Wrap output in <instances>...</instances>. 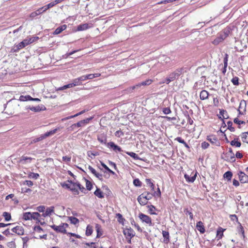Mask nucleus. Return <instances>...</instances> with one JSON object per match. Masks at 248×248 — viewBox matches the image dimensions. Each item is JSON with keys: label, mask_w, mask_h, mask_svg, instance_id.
I'll return each mask as SVG.
<instances>
[{"label": "nucleus", "mask_w": 248, "mask_h": 248, "mask_svg": "<svg viewBox=\"0 0 248 248\" xmlns=\"http://www.w3.org/2000/svg\"><path fill=\"white\" fill-rule=\"evenodd\" d=\"M184 70L183 68H178L173 72L170 73L167 77L164 79L163 83L169 84L170 82L173 81L175 79L178 78L179 76L182 74Z\"/></svg>", "instance_id": "1"}, {"label": "nucleus", "mask_w": 248, "mask_h": 248, "mask_svg": "<svg viewBox=\"0 0 248 248\" xmlns=\"http://www.w3.org/2000/svg\"><path fill=\"white\" fill-rule=\"evenodd\" d=\"M39 39L38 37H28L24 40H23L22 42L19 43V46H21V48H24L26 46H28L29 44L32 43L33 42L37 41Z\"/></svg>", "instance_id": "2"}, {"label": "nucleus", "mask_w": 248, "mask_h": 248, "mask_svg": "<svg viewBox=\"0 0 248 248\" xmlns=\"http://www.w3.org/2000/svg\"><path fill=\"white\" fill-rule=\"evenodd\" d=\"M81 84L78 78H76L73 80L72 83L64 85L62 87H60L57 89V91H61L66 89L67 88H71L73 87L79 85Z\"/></svg>", "instance_id": "3"}, {"label": "nucleus", "mask_w": 248, "mask_h": 248, "mask_svg": "<svg viewBox=\"0 0 248 248\" xmlns=\"http://www.w3.org/2000/svg\"><path fill=\"white\" fill-rule=\"evenodd\" d=\"M67 226L68 224L67 223H62V224L59 226H56L55 225H51L50 227L57 232L65 233V228Z\"/></svg>", "instance_id": "4"}, {"label": "nucleus", "mask_w": 248, "mask_h": 248, "mask_svg": "<svg viewBox=\"0 0 248 248\" xmlns=\"http://www.w3.org/2000/svg\"><path fill=\"white\" fill-rule=\"evenodd\" d=\"M139 217L143 222L146 223V224H148L150 226H153V224L152 222L151 218L149 216L146 215L143 213H140L139 214Z\"/></svg>", "instance_id": "5"}, {"label": "nucleus", "mask_w": 248, "mask_h": 248, "mask_svg": "<svg viewBox=\"0 0 248 248\" xmlns=\"http://www.w3.org/2000/svg\"><path fill=\"white\" fill-rule=\"evenodd\" d=\"M123 233L126 239H127L128 237L132 238L135 236L134 231L131 228L124 229Z\"/></svg>", "instance_id": "6"}, {"label": "nucleus", "mask_w": 248, "mask_h": 248, "mask_svg": "<svg viewBox=\"0 0 248 248\" xmlns=\"http://www.w3.org/2000/svg\"><path fill=\"white\" fill-rule=\"evenodd\" d=\"M107 146L112 149L115 152H121L123 151L121 148L116 145L113 142L110 141L107 143Z\"/></svg>", "instance_id": "7"}, {"label": "nucleus", "mask_w": 248, "mask_h": 248, "mask_svg": "<svg viewBox=\"0 0 248 248\" xmlns=\"http://www.w3.org/2000/svg\"><path fill=\"white\" fill-rule=\"evenodd\" d=\"M33 159L32 157L23 155L20 158L19 162L22 164H27L31 163Z\"/></svg>", "instance_id": "8"}, {"label": "nucleus", "mask_w": 248, "mask_h": 248, "mask_svg": "<svg viewBox=\"0 0 248 248\" xmlns=\"http://www.w3.org/2000/svg\"><path fill=\"white\" fill-rule=\"evenodd\" d=\"M238 175L239 181L241 183H248V176L244 172L240 171Z\"/></svg>", "instance_id": "9"}, {"label": "nucleus", "mask_w": 248, "mask_h": 248, "mask_svg": "<svg viewBox=\"0 0 248 248\" xmlns=\"http://www.w3.org/2000/svg\"><path fill=\"white\" fill-rule=\"evenodd\" d=\"M12 231L17 234L18 235H23L24 234V229L22 226H17L15 227H14L12 229Z\"/></svg>", "instance_id": "10"}, {"label": "nucleus", "mask_w": 248, "mask_h": 248, "mask_svg": "<svg viewBox=\"0 0 248 248\" xmlns=\"http://www.w3.org/2000/svg\"><path fill=\"white\" fill-rule=\"evenodd\" d=\"M144 196V194H141L138 197V201L141 205H145L148 202V200Z\"/></svg>", "instance_id": "11"}, {"label": "nucleus", "mask_w": 248, "mask_h": 248, "mask_svg": "<svg viewBox=\"0 0 248 248\" xmlns=\"http://www.w3.org/2000/svg\"><path fill=\"white\" fill-rule=\"evenodd\" d=\"M69 189L72 191L74 194L78 195L79 194L77 186V183H73L71 182V186H69Z\"/></svg>", "instance_id": "12"}, {"label": "nucleus", "mask_w": 248, "mask_h": 248, "mask_svg": "<svg viewBox=\"0 0 248 248\" xmlns=\"http://www.w3.org/2000/svg\"><path fill=\"white\" fill-rule=\"evenodd\" d=\"M89 170L91 171V172L94 174L97 178H98L99 180L102 179V175L98 172H97L94 169H93L92 166H89L88 167Z\"/></svg>", "instance_id": "13"}, {"label": "nucleus", "mask_w": 248, "mask_h": 248, "mask_svg": "<svg viewBox=\"0 0 248 248\" xmlns=\"http://www.w3.org/2000/svg\"><path fill=\"white\" fill-rule=\"evenodd\" d=\"M225 158V160L229 162H233L235 161L234 154H226Z\"/></svg>", "instance_id": "14"}, {"label": "nucleus", "mask_w": 248, "mask_h": 248, "mask_svg": "<svg viewBox=\"0 0 248 248\" xmlns=\"http://www.w3.org/2000/svg\"><path fill=\"white\" fill-rule=\"evenodd\" d=\"M41 218V215L38 212H33L32 216V219L36 221V223L40 222V219Z\"/></svg>", "instance_id": "15"}, {"label": "nucleus", "mask_w": 248, "mask_h": 248, "mask_svg": "<svg viewBox=\"0 0 248 248\" xmlns=\"http://www.w3.org/2000/svg\"><path fill=\"white\" fill-rule=\"evenodd\" d=\"M196 228L201 233H203L205 232V229L202 221H199L197 223Z\"/></svg>", "instance_id": "16"}, {"label": "nucleus", "mask_w": 248, "mask_h": 248, "mask_svg": "<svg viewBox=\"0 0 248 248\" xmlns=\"http://www.w3.org/2000/svg\"><path fill=\"white\" fill-rule=\"evenodd\" d=\"M162 235L163 237L164 238L163 242L165 243V244H168L170 242L169 232L167 231H163Z\"/></svg>", "instance_id": "17"}, {"label": "nucleus", "mask_w": 248, "mask_h": 248, "mask_svg": "<svg viewBox=\"0 0 248 248\" xmlns=\"http://www.w3.org/2000/svg\"><path fill=\"white\" fill-rule=\"evenodd\" d=\"M230 33V31L229 29H225L221 31L219 34V36H221V38L223 40L227 38V37L229 35Z\"/></svg>", "instance_id": "18"}, {"label": "nucleus", "mask_w": 248, "mask_h": 248, "mask_svg": "<svg viewBox=\"0 0 248 248\" xmlns=\"http://www.w3.org/2000/svg\"><path fill=\"white\" fill-rule=\"evenodd\" d=\"M225 231V229H223L221 227H219L217 230V237L219 240L222 238L223 236V232Z\"/></svg>", "instance_id": "19"}, {"label": "nucleus", "mask_w": 248, "mask_h": 248, "mask_svg": "<svg viewBox=\"0 0 248 248\" xmlns=\"http://www.w3.org/2000/svg\"><path fill=\"white\" fill-rule=\"evenodd\" d=\"M209 96V93L205 90H202L200 94V97L201 100H205L208 98Z\"/></svg>", "instance_id": "20"}, {"label": "nucleus", "mask_w": 248, "mask_h": 248, "mask_svg": "<svg viewBox=\"0 0 248 248\" xmlns=\"http://www.w3.org/2000/svg\"><path fill=\"white\" fill-rule=\"evenodd\" d=\"M66 29V25H63L60 27H58L54 31V34H58L61 33L63 31Z\"/></svg>", "instance_id": "21"}, {"label": "nucleus", "mask_w": 248, "mask_h": 248, "mask_svg": "<svg viewBox=\"0 0 248 248\" xmlns=\"http://www.w3.org/2000/svg\"><path fill=\"white\" fill-rule=\"evenodd\" d=\"M32 213L25 212L23 214L22 218L25 220H32Z\"/></svg>", "instance_id": "22"}, {"label": "nucleus", "mask_w": 248, "mask_h": 248, "mask_svg": "<svg viewBox=\"0 0 248 248\" xmlns=\"http://www.w3.org/2000/svg\"><path fill=\"white\" fill-rule=\"evenodd\" d=\"M46 212L48 215L49 217L51 216L52 214L54 213V206H50L46 208L45 210Z\"/></svg>", "instance_id": "23"}, {"label": "nucleus", "mask_w": 248, "mask_h": 248, "mask_svg": "<svg viewBox=\"0 0 248 248\" xmlns=\"http://www.w3.org/2000/svg\"><path fill=\"white\" fill-rule=\"evenodd\" d=\"M89 28V25L87 23L80 24L78 26L77 30L78 31H82L87 30Z\"/></svg>", "instance_id": "24"}, {"label": "nucleus", "mask_w": 248, "mask_h": 248, "mask_svg": "<svg viewBox=\"0 0 248 248\" xmlns=\"http://www.w3.org/2000/svg\"><path fill=\"white\" fill-rule=\"evenodd\" d=\"M155 191L154 192V194L151 193L149 192H144L142 194H144V197H145V198H146V199L148 201V200L151 199L153 196H155Z\"/></svg>", "instance_id": "25"}, {"label": "nucleus", "mask_w": 248, "mask_h": 248, "mask_svg": "<svg viewBox=\"0 0 248 248\" xmlns=\"http://www.w3.org/2000/svg\"><path fill=\"white\" fill-rule=\"evenodd\" d=\"M43 107L42 108H40L39 106H36V107H31L29 106L28 108L30 109V110L34 111V112H38L42 110H44V108H43ZM44 109L46 108L44 107Z\"/></svg>", "instance_id": "26"}, {"label": "nucleus", "mask_w": 248, "mask_h": 248, "mask_svg": "<svg viewBox=\"0 0 248 248\" xmlns=\"http://www.w3.org/2000/svg\"><path fill=\"white\" fill-rule=\"evenodd\" d=\"M196 174L192 177H190L187 174H185V178L187 182L192 183L196 179Z\"/></svg>", "instance_id": "27"}, {"label": "nucleus", "mask_w": 248, "mask_h": 248, "mask_svg": "<svg viewBox=\"0 0 248 248\" xmlns=\"http://www.w3.org/2000/svg\"><path fill=\"white\" fill-rule=\"evenodd\" d=\"M32 99V97H31L30 95H21L19 97V100L21 101H31Z\"/></svg>", "instance_id": "28"}, {"label": "nucleus", "mask_w": 248, "mask_h": 248, "mask_svg": "<svg viewBox=\"0 0 248 248\" xmlns=\"http://www.w3.org/2000/svg\"><path fill=\"white\" fill-rule=\"evenodd\" d=\"M236 140H235V139H234V140L231 141L230 144L232 146L240 147L241 145V143L238 141V138H237Z\"/></svg>", "instance_id": "29"}, {"label": "nucleus", "mask_w": 248, "mask_h": 248, "mask_svg": "<svg viewBox=\"0 0 248 248\" xmlns=\"http://www.w3.org/2000/svg\"><path fill=\"white\" fill-rule=\"evenodd\" d=\"M94 194L96 196L99 198H103L104 196L103 193L99 188H97L96 190L94 191Z\"/></svg>", "instance_id": "30"}, {"label": "nucleus", "mask_w": 248, "mask_h": 248, "mask_svg": "<svg viewBox=\"0 0 248 248\" xmlns=\"http://www.w3.org/2000/svg\"><path fill=\"white\" fill-rule=\"evenodd\" d=\"M247 135H248V132H243L242 133L241 137L243 142L248 143V138Z\"/></svg>", "instance_id": "31"}, {"label": "nucleus", "mask_w": 248, "mask_h": 248, "mask_svg": "<svg viewBox=\"0 0 248 248\" xmlns=\"http://www.w3.org/2000/svg\"><path fill=\"white\" fill-rule=\"evenodd\" d=\"M223 176L224 178H226L228 181H230L232 176V173L231 171H228L224 174Z\"/></svg>", "instance_id": "32"}, {"label": "nucleus", "mask_w": 248, "mask_h": 248, "mask_svg": "<svg viewBox=\"0 0 248 248\" xmlns=\"http://www.w3.org/2000/svg\"><path fill=\"white\" fill-rule=\"evenodd\" d=\"M42 13H43V12H42L41 9L39 8L36 11L31 13L30 14V17L31 18H34L35 16H38V15L41 14Z\"/></svg>", "instance_id": "33"}, {"label": "nucleus", "mask_w": 248, "mask_h": 248, "mask_svg": "<svg viewBox=\"0 0 248 248\" xmlns=\"http://www.w3.org/2000/svg\"><path fill=\"white\" fill-rule=\"evenodd\" d=\"M220 115H221L222 117V119H228L229 118V116L228 115V113L226 110L224 109H220L219 111Z\"/></svg>", "instance_id": "34"}, {"label": "nucleus", "mask_w": 248, "mask_h": 248, "mask_svg": "<svg viewBox=\"0 0 248 248\" xmlns=\"http://www.w3.org/2000/svg\"><path fill=\"white\" fill-rule=\"evenodd\" d=\"M45 137H44V135H41L40 137H38V138H34V139H33L31 141V143L30 144H32V143H36V142H39L44 139H45Z\"/></svg>", "instance_id": "35"}, {"label": "nucleus", "mask_w": 248, "mask_h": 248, "mask_svg": "<svg viewBox=\"0 0 248 248\" xmlns=\"http://www.w3.org/2000/svg\"><path fill=\"white\" fill-rule=\"evenodd\" d=\"M97 140L101 143H106L107 141L106 137L104 136L101 135L97 137Z\"/></svg>", "instance_id": "36"}, {"label": "nucleus", "mask_w": 248, "mask_h": 248, "mask_svg": "<svg viewBox=\"0 0 248 248\" xmlns=\"http://www.w3.org/2000/svg\"><path fill=\"white\" fill-rule=\"evenodd\" d=\"M84 126L83 122L82 121H80L78 122L76 124H73L70 127L73 129L74 128H75L76 127H81V126Z\"/></svg>", "instance_id": "37"}, {"label": "nucleus", "mask_w": 248, "mask_h": 248, "mask_svg": "<svg viewBox=\"0 0 248 248\" xmlns=\"http://www.w3.org/2000/svg\"><path fill=\"white\" fill-rule=\"evenodd\" d=\"M125 153L135 159L138 160L140 159L138 155L134 152H126Z\"/></svg>", "instance_id": "38"}, {"label": "nucleus", "mask_w": 248, "mask_h": 248, "mask_svg": "<svg viewBox=\"0 0 248 248\" xmlns=\"http://www.w3.org/2000/svg\"><path fill=\"white\" fill-rule=\"evenodd\" d=\"M21 49H22V48H21V46H19V44H17L16 45H15L14 46H13V47L12 48V49L11 50V53L17 52Z\"/></svg>", "instance_id": "39"}, {"label": "nucleus", "mask_w": 248, "mask_h": 248, "mask_svg": "<svg viewBox=\"0 0 248 248\" xmlns=\"http://www.w3.org/2000/svg\"><path fill=\"white\" fill-rule=\"evenodd\" d=\"M57 131V129H55L54 130H51L50 131L47 132L46 133H45L44 135L45 138H46V137L52 135L54 134Z\"/></svg>", "instance_id": "40"}, {"label": "nucleus", "mask_w": 248, "mask_h": 248, "mask_svg": "<svg viewBox=\"0 0 248 248\" xmlns=\"http://www.w3.org/2000/svg\"><path fill=\"white\" fill-rule=\"evenodd\" d=\"M2 216L4 217L5 221H9L11 219V214L8 212H5L3 213Z\"/></svg>", "instance_id": "41"}, {"label": "nucleus", "mask_w": 248, "mask_h": 248, "mask_svg": "<svg viewBox=\"0 0 248 248\" xmlns=\"http://www.w3.org/2000/svg\"><path fill=\"white\" fill-rule=\"evenodd\" d=\"M238 224L239 226L237 227L238 232L241 233L243 236L244 237V229L240 222H238Z\"/></svg>", "instance_id": "42"}, {"label": "nucleus", "mask_w": 248, "mask_h": 248, "mask_svg": "<svg viewBox=\"0 0 248 248\" xmlns=\"http://www.w3.org/2000/svg\"><path fill=\"white\" fill-rule=\"evenodd\" d=\"M207 140L212 143H215L217 141V138L214 136H208L207 138Z\"/></svg>", "instance_id": "43"}, {"label": "nucleus", "mask_w": 248, "mask_h": 248, "mask_svg": "<svg viewBox=\"0 0 248 248\" xmlns=\"http://www.w3.org/2000/svg\"><path fill=\"white\" fill-rule=\"evenodd\" d=\"M33 230L35 232L38 233H41L44 232V230L39 225L35 226L33 228Z\"/></svg>", "instance_id": "44"}, {"label": "nucleus", "mask_w": 248, "mask_h": 248, "mask_svg": "<svg viewBox=\"0 0 248 248\" xmlns=\"http://www.w3.org/2000/svg\"><path fill=\"white\" fill-rule=\"evenodd\" d=\"M92 232H93L92 227L90 225H88L86 228V235L87 236H89L92 234Z\"/></svg>", "instance_id": "45"}, {"label": "nucleus", "mask_w": 248, "mask_h": 248, "mask_svg": "<svg viewBox=\"0 0 248 248\" xmlns=\"http://www.w3.org/2000/svg\"><path fill=\"white\" fill-rule=\"evenodd\" d=\"M223 41V40L221 38V36H219L213 41V44L215 45H217Z\"/></svg>", "instance_id": "46"}, {"label": "nucleus", "mask_w": 248, "mask_h": 248, "mask_svg": "<svg viewBox=\"0 0 248 248\" xmlns=\"http://www.w3.org/2000/svg\"><path fill=\"white\" fill-rule=\"evenodd\" d=\"M244 108V112H245L246 111V102L244 100H242L240 102V104H239V108Z\"/></svg>", "instance_id": "47"}, {"label": "nucleus", "mask_w": 248, "mask_h": 248, "mask_svg": "<svg viewBox=\"0 0 248 248\" xmlns=\"http://www.w3.org/2000/svg\"><path fill=\"white\" fill-rule=\"evenodd\" d=\"M46 207L44 205L39 206L36 207V210L38 212L42 213L45 211Z\"/></svg>", "instance_id": "48"}, {"label": "nucleus", "mask_w": 248, "mask_h": 248, "mask_svg": "<svg viewBox=\"0 0 248 248\" xmlns=\"http://www.w3.org/2000/svg\"><path fill=\"white\" fill-rule=\"evenodd\" d=\"M133 184L136 186L140 187L141 186V182L139 179H135L133 181Z\"/></svg>", "instance_id": "49"}, {"label": "nucleus", "mask_w": 248, "mask_h": 248, "mask_svg": "<svg viewBox=\"0 0 248 248\" xmlns=\"http://www.w3.org/2000/svg\"><path fill=\"white\" fill-rule=\"evenodd\" d=\"M116 217L117 218L118 221L119 223H123L124 220V219L123 218L122 215L120 213L116 214Z\"/></svg>", "instance_id": "50"}, {"label": "nucleus", "mask_w": 248, "mask_h": 248, "mask_svg": "<svg viewBox=\"0 0 248 248\" xmlns=\"http://www.w3.org/2000/svg\"><path fill=\"white\" fill-rule=\"evenodd\" d=\"M228 128L231 131L234 132L235 131V128L232 126V123L231 121H228L227 122Z\"/></svg>", "instance_id": "51"}, {"label": "nucleus", "mask_w": 248, "mask_h": 248, "mask_svg": "<svg viewBox=\"0 0 248 248\" xmlns=\"http://www.w3.org/2000/svg\"><path fill=\"white\" fill-rule=\"evenodd\" d=\"M29 177L32 179H37L39 177V175L37 173L31 172L29 174Z\"/></svg>", "instance_id": "52"}, {"label": "nucleus", "mask_w": 248, "mask_h": 248, "mask_svg": "<svg viewBox=\"0 0 248 248\" xmlns=\"http://www.w3.org/2000/svg\"><path fill=\"white\" fill-rule=\"evenodd\" d=\"M69 219L71 221V223L74 224H76L79 222L78 219L75 217H69Z\"/></svg>", "instance_id": "53"}, {"label": "nucleus", "mask_w": 248, "mask_h": 248, "mask_svg": "<svg viewBox=\"0 0 248 248\" xmlns=\"http://www.w3.org/2000/svg\"><path fill=\"white\" fill-rule=\"evenodd\" d=\"M231 81L234 85H238L239 84V78L237 77L233 78Z\"/></svg>", "instance_id": "54"}, {"label": "nucleus", "mask_w": 248, "mask_h": 248, "mask_svg": "<svg viewBox=\"0 0 248 248\" xmlns=\"http://www.w3.org/2000/svg\"><path fill=\"white\" fill-rule=\"evenodd\" d=\"M152 80L151 79H147L144 81L141 82V84L142 86H147L149 85L152 83Z\"/></svg>", "instance_id": "55"}, {"label": "nucleus", "mask_w": 248, "mask_h": 248, "mask_svg": "<svg viewBox=\"0 0 248 248\" xmlns=\"http://www.w3.org/2000/svg\"><path fill=\"white\" fill-rule=\"evenodd\" d=\"M149 208V212L152 215H156V213L154 212V211L155 210V208L154 205H150L148 206Z\"/></svg>", "instance_id": "56"}, {"label": "nucleus", "mask_w": 248, "mask_h": 248, "mask_svg": "<svg viewBox=\"0 0 248 248\" xmlns=\"http://www.w3.org/2000/svg\"><path fill=\"white\" fill-rule=\"evenodd\" d=\"M101 165L107 170H108L109 173L114 174L115 173L114 171H113L112 170H111L104 163L101 162Z\"/></svg>", "instance_id": "57"}, {"label": "nucleus", "mask_w": 248, "mask_h": 248, "mask_svg": "<svg viewBox=\"0 0 248 248\" xmlns=\"http://www.w3.org/2000/svg\"><path fill=\"white\" fill-rule=\"evenodd\" d=\"M86 188L88 190H91L92 188L93 185L90 181L86 180Z\"/></svg>", "instance_id": "58"}, {"label": "nucleus", "mask_w": 248, "mask_h": 248, "mask_svg": "<svg viewBox=\"0 0 248 248\" xmlns=\"http://www.w3.org/2000/svg\"><path fill=\"white\" fill-rule=\"evenodd\" d=\"M233 122L235 124L240 125L241 124H245V122L244 121H240L237 118H236L234 119Z\"/></svg>", "instance_id": "59"}, {"label": "nucleus", "mask_w": 248, "mask_h": 248, "mask_svg": "<svg viewBox=\"0 0 248 248\" xmlns=\"http://www.w3.org/2000/svg\"><path fill=\"white\" fill-rule=\"evenodd\" d=\"M7 246L9 248H16V244L14 241H12L10 242H8L7 243Z\"/></svg>", "instance_id": "60"}, {"label": "nucleus", "mask_w": 248, "mask_h": 248, "mask_svg": "<svg viewBox=\"0 0 248 248\" xmlns=\"http://www.w3.org/2000/svg\"><path fill=\"white\" fill-rule=\"evenodd\" d=\"M142 86V85L141 84V83H138L137 84H136V85H134L133 86H132L131 87L129 88V90H134L136 89H139V88H140L141 86Z\"/></svg>", "instance_id": "61"}, {"label": "nucleus", "mask_w": 248, "mask_h": 248, "mask_svg": "<svg viewBox=\"0 0 248 248\" xmlns=\"http://www.w3.org/2000/svg\"><path fill=\"white\" fill-rule=\"evenodd\" d=\"M162 111L165 114H169L171 112L170 108H163Z\"/></svg>", "instance_id": "62"}, {"label": "nucleus", "mask_w": 248, "mask_h": 248, "mask_svg": "<svg viewBox=\"0 0 248 248\" xmlns=\"http://www.w3.org/2000/svg\"><path fill=\"white\" fill-rule=\"evenodd\" d=\"M209 146V144L205 141L202 142L201 144V147L202 149H207Z\"/></svg>", "instance_id": "63"}, {"label": "nucleus", "mask_w": 248, "mask_h": 248, "mask_svg": "<svg viewBox=\"0 0 248 248\" xmlns=\"http://www.w3.org/2000/svg\"><path fill=\"white\" fill-rule=\"evenodd\" d=\"M124 135V133L121 130H118L115 133V136L117 137H120Z\"/></svg>", "instance_id": "64"}]
</instances>
